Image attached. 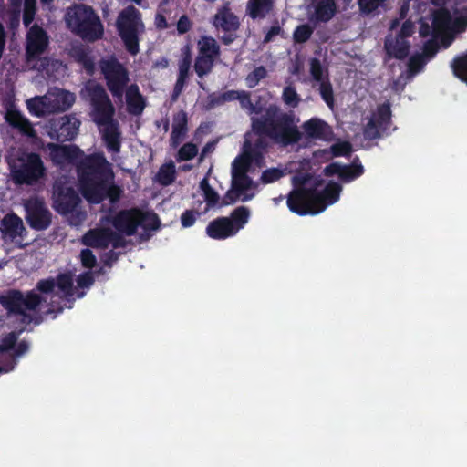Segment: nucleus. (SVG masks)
Segmentation results:
<instances>
[{
	"label": "nucleus",
	"instance_id": "nucleus-11",
	"mask_svg": "<svg viewBox=\"0 0 467 467\" xmlns=\"http://www.w3.org/2000/svg\"><path fill=\"white\" fill-rule=\"evenodd\" d=\"M12 172L18 183L31 184L44 176L45 167L39 155L23 153L12 164Z\"/></svg>",
	"mask_w": 467,
	"mask_h": 467
},
{
	"label": "nucleus",
	"instance_id": "nucleus-28",
	"mask_svg": "<svg viewBox=\"0 0 467 467\" xmlns=\"http://www.w3.org/2000/svg\"><path fill=\"white\" fill-rule=\"evenodd\" d=\"M187 133V115L181 110L174 114L172 119V131L171 134V144L176 148L185 138Z\"/></svg>",
	"mask_w": 467,
	"mask_h": 467
},
{
	"label": "nucleus",
	"instance_id": "nucleus-36",
	"mask_svg": "<svg viewBox=\"0 0 467 467\" xmlns=\"http://www.w3.org/2000/svg\"><path fill=\"white\" fill-rule=\"evenodd\" d=\"M200 189L203 192L207 207L205 211H208L211 207L215 206L220 199L219 194L210 186L207 178H203L200 182Z\"/></svg>",
	"mask_w": 467,
	"mask_h": 467
},
{
	"label": "nucleus",
	"instance_id": "nucleus-29",
	"mask_svg": "<svg viewBox=\"0 0 467 467\" xmlns=\"http://www.w3.org/2000/svg\"><path fill=\"white\" fill-rule=\"evenodd\" d=\"M306 136L309 139H325L329 134L328 125L322 119L313 118L302 125Z\"/></svg>",
	"mask_w": 467,
	"mask_h": 467
},
{
	"label": "nucleus",
	"instance_id": "nucleus-54",
	"mask_svg": "<svg viewBox=\"0 0 467 467\" xmlns=\"http://www.w3.org/2000/svg\"><path fill=\"white\" fill-rule=\"evenodd\" d=\"M80 260L83 266L92 268L96 264V257L89 249H83L80 253Z\"/></svg>",
	"mask_w": 467,
	"mask_h": 467
},
{
	"label": "nucleus",
	"instance_id": "nucleus-16",
	"mask_svg": "<svg viewBox=\"0 0 467 467\" xmlns=\"http://www.w3.org/2000/svg\"><path fill=\"white\" fill-rule=\"evenodd\" d=\"M79 126L80 120L75 115H65L50 121L47 134L55 140H72L78 135Z\"/></svg>",
	"mask_w": 467,
	"mask_h": 467
},
{
	"label": "nucleus",
	"instance_id": "nucleus-60",
	"mask_svg": "<svg viewBox=\"0 0 467 467\" xmlns=\"http://www.w3.org/2000/svg\"><path fill=\"white\" fill-rule=\"evenodd\" d=\"M241 91L238 90H229L224 93H223L219 99L222 102L225 101H232V100H238L240 98Z\"/></svg>",
	"mask_w": 467,
	"mask_h": 467
},
{
	"label": "nucleus",
	"instance_id": "nucleus-19",
	"mask_svg": "<svg viewBox=\"0 0 467 467\" xmlns=\"http://www.w3.org/2000/svg\"><path fill=\"white\" fill-rule=\"evenodd\" d=\"M47 148L52 161L59 166L73 163L78 166L80 157L83 156V151L76 145L48 143Z\"/></svg>",
	"mask_w": 467,
	"mask_h": 467
},
{
	"label": "nucleus",
	"instance_id": "nucleus-21",
	"mask_svg": "<svg viewBox=\"0 0 467 467\" xmlns=\"http://www.w3.org/2000/svg\"><path fill=\"white\" fill-rule=\"evenodd\" d=\"M391 112L389 104L379 106L365 127V137L369 140L378 138L380 130H384L387 128Z\"/></svg>",
	"mask_w": 467,
	"mask_h": 467
},
{
	"label": "nucleus",
	"instance_id": "nucleus-57",
	"mask_svg": "<svg viewBox=\"0 0 467 467\" xmlns=\"http://www.w3.org/2000/svg\"><path fill=\"white\" fill-rule=\"evenodd\" d=\"M331 150L335 156L347 155L351 151V145L348 142H338L331 146Z\"/></svg>",
	"mask_w": 467,
	"mask_h": 467
},
{
	"label": "nucleus",
	"instance_id": "nucleus-23",
	"mask_svg": "<svg viewBox=\"0 0 467 467\" xmlns=\"http://www.w3.org/2000/svg\"><path fill=\"white\" fill-rule=\"evenodd\" d=\"M1 231L5 241L19 243L18 238H22L26 233L22 220L16 214H7L4 217L1 223Z\"/></svg>",
	"mask_w": 467,
	"mask_h": 467
},
{
	"label": "nucleus",
	"instance_id": "nucleus-12",
	"mask_svg": "<svg viewBox=\"0 0 467 467\" xmlns=\"http://www.w3.org/2000/svg\"><path fill=\"white\" fill-rule=\"evenodd\" d=\"M114 227L121 234L132 235L137 227L155 230L159 227V220L155 214L143 213L138 210H128L119 213L113 220Z\"/></svg>",
	"mask_w": 467,
	"mask_h": 467
},
{
	"label": "nucleus",
	"instance_id": "nucleus-30",
	"mask_svg": "<svg viewBox=\"0 0 467 467\" xmlns=\"http://www.w3.org/2000/svg\"><path fill=\"white\" fill-rule=\"evenodd\" d=\"M191 64L192 57L189 50H186L179 62V75L173 88L172 100H176L179 95L182 93L189 75Z\"/></svg>",
	"mask_w": 467,
	"mask_h": 467
},
{
	"label": "nucleus",
	"instance_id": "nucleus-13",
	"mask_svg": "<svg viewBox=\"0 0 467 467\" xmlns=\"http://www.w3.org/2000/svg\"><path fill=\"white\" fill-rule=\"evenodd\" d=\"M81 199L74 190L73 182L66 176L55 181L53 185V207L60 213H67L78 206Z\"/></svg>",
	"mask_w": 467,
	"mask_h": 467
},
{
	"label": "nucleus",
	"instance_id": "nucleus-22",
	"mask_svg": "<svg viewBox=\"0 0 467 467\" xmlns=\"http://www.w3.org/2000/svg\"><path fill=\"white\" fill-rule=\"evenodd\" d=\"M48 45L47 33L37 25H34L26 35V55L34 58L41 55Z\"/></svg>",
	"mask_w": 467,
	"mask_h": 467
},
{
	"label": "nucleus",
	"instance_id": "nucleus-61",
	"mask_svg": "<svg viewBox=\"0 0 467 467\" xmlns=\"http://www.w3.org/2000/svg\"><path fill=\"white\" fill-rule=\"evenodd\" d=\"M282 32V28L279 26H273L266 33L264 41L268 43L273 40V38L278 36Z\"/></svg>",
	"mask_w": 467,
	"mask_h": 467
},
{
	"label": "nucleus",
	"instance_id": "nucleus-44",
	"mask_svg": "<svg viewBox=\"0 0 467 467\" xmlns=\"http://www.w3.org/2000/svg\"><path fill=\"white\" fill-rule=\"evenodd\" d=\"M451 67L456 77L467 82V55L454 59Z\"/></svg>",
	"mask_w": 467,
	"mask_h": 467
},
{
	"label": "nucleus",
	"instance_id": "nucleus-10",
	"mask_svg": "<svg viewBox=\"0 0 467 467\" xmlns=\"http://www.w3.org/2000/svg\"><path fill=\"white\" fill-rule=\"evenodd\" d=\"M117 27L129 52L132 55L137 54L139 52V35L144 31V25L139 10L134 6L123 9L118 16Z\"/></svg>",
	"mask_w": 467,
	"mask_h": 467
},
{
	"label": "nucleus",
	"instance_id": "nucleus-31",
	"mask_svg": "<svg viewBox=\"0 0 467 467\" xmlns=\"http://www.w3.org/2000/svg\"><path fill=\"white\" fill-rule=\"evenodd\" d=\"M312 19L320 22L330 20L337 12L336 0H319L316 3Z\"/></svg>",
	"mask_w": 467,
	"mask_h": 467
},
{
	"label": "nucleus",
	"instance_id": "nucleus-51",
	"mask_svg": "<svg viewBox=\"0 0 467 467\" xmlns=\"http://www.w3.org/2000/svg\"><path fill=\"white\" fill-rule=\"evenodd\" d=\"M310 74L313 78L319 83L321 81H326L323 78V68L321 63L317 58L310 59Z\"/></svg>",
	"mask_w": 467,
	"mask_h": 467
},
{
	"label": "nucleus",
	"instance_id": "nucleus-20",
	"mask_svg": "<svg viewBox=\"0 0 467 467\" xmlns=\"http://www.w3.org/2000/svg\"><path fill=\"white\" fill-rule=\"evenodd\" d=\"M87 246L95 248H107L110 244L114 247L120 245V239L117 234L108 228H95L89 230L82 238Z\"/></svg>",
	"mask_w": 467,
	"mask_h": 467
},
{
	"label": "nucleus",
	"instance_id": "nucleus-52",
	"mask_svg": "<svg viewBox=\"0 0 467 467\" xmlns=\"http://www.w3.org/2000/svg\"><path fill=\"white\" fill-rule=\"evenodd\" d=\"M36 0H25L24 24L28 26L35 16Z\"/></svg>",
	"mask_w": 467,
	"mask_h": 467
},
{
	"label": "nucleus",
	"instance_id": "nucleus-37",
	"mask_svg": "<svg viewBox=\"0 0 467 467\" xmlns=\"http://www.w3.org/2000/svg\"><path fill=\"white\" fill-rule=\"evenodd\" d=\"M249 216L250 211L245 206H239L234 210L230 219L233 222L234 228L236 229V233L248 222Z\"/></svg>",
	"mask_w": 467,
	"mask_h": 467
},
{
	"label": "nucleus",
	"instance_id": "nucleus-26",
	"mask_svg": "<svg viewBox=\"0 0 467 467\" xmlns=\"http://www.w3.org/2000/svg\"><path fill=\"white\" fill-rule=\"evenodd\" d=\"M325 172L327 175L337 174L342 181L350 182L363 173V167L360 164L348 166L333 163L325 168Z\"/></svg>",
	"mask_w": 467,
	"mask_h": 467
},
{
	"label": "nucleus",
	"instance_id": "nucleus-59",
	"mask_svg": "<svg viewBox=\"0 0 467 467\" xmlns=\"http://www.w3.org/2000/svg\"><path fill=\"white\" fill-rule=\"evenodd\" d=\"M192 23L185 15L182 16L177 23V30L180 34H184L190 30Z\"/></svg>",
	"mask_w": 467,
	"mask_h": 467
},
{
	"label": "nucleus",
	"instance_id": "nucleus-4",
	"mask_svg": "<svg viewBox=\"0 0 467 467\" xmlns=\"http://www.w3.org/2000/svg\"><path fill=\"white\" fill-rule=\"evenodd\" d=\"M44 301V297L35 290L26 294L19 290H10L0 295V304L7 310L9 322L19 332L24 331L31 323L39 324L41 322L39 308Z\"/></svg>",
	"mask_w": 467,
	"mask_h": 467
},
{
	"label": "nucleus",
	"instance_id": "nucleus-27",
	"mask_svg": "<svg viewBox=\"0 0 467 467\" xmlns=\"http://www.w3.org/2000/svg\"><path fill=\"white\" fill-rule=\"evenodd\" d=\"M5 120L12 127L20 130L21 133L28 137H36V131L31 122L26 119L19 111L8 109L5 114Z\"/></svg>",
	"mask_w": 467,
	"mask_h": 467
},
{
	"label": "nucleus",
	"instance_id": "nucleus-62",
	"mask_svg": "<svg viewBox=\"0 0 467 467\" xmlns=\"http://www.w3.org/2000/svg\"><path fill=\"white\" fill-rule=\"evenodd\" d=\"M214 148H215V142L207 143L202 150V153L200 156V161H202L207 154L213 152Z\"/></svg>",
	"mask_w": 467,
	"mask_h": 467
},
{
	"label": "nucleus",
	"instance_id": "nucleus-8",
	"mask_svg": "<svg viewBox=\"0 0 467 467\" xmlns=\"http://www.w3.org/2000/svg\"><path fill=\"white\" fill-rule=\"evenodd\" d=\"M80 97L89 104V116L97 126L115 119V107L102 85L93 80L86 82Z\"/></svg>",
	"mask_w": 467,
	"mask_h": 467
},
{
	"label": "nucleus",
	"instance_id": "nucleus-9",
	"mask_svg": "<svg viewBox=\"0 0 467 467\" xmlns=\"http://www.w3.org/2000/svg\"><path fill=\"white\" fill-rule=\"evenodd\" d=\"M76 97L73 93L54 88L41 97H35L26 101L28 110L41 117L68 109L75 102Z\"/></svg>",
	"mask_w": 467,
	"mask_h": 467
},
{
	"label": "nucleus",
	"instance_id": "nucleus-35",
	"mask_svg": "<svg viewBox=\"0 0 467 467\" xmlns=\"http://www.w3.org/2000/svg\"><path fill=\"white\" fill-rule=\"evenodd\" d=\"M22 0H9V7L5 11L4 7L0 9L2 18H7L13 26L19 21Z\"/></svg>",
	"mask_w": 467,
	"mask_h": 467
},
{
	"label": "nucleus",
	"instance_id": "nucleus-7",
	"mask_svg": "<svg viewBox=\"0 0 467 467\" xmlns=\"http://www.w3.org/2000/svg\"><path fill=\"white\" fill-rule=\"evenodd\" d=\"M65 20L71 31L85 40L95 41L103 35L100 19L90 6L75 5L68 7Z\"/></svg>",
	"mask_w": 467,
	"mask_h": 467
},
{
	"label": "nucleus",
	"instance_id": "nucleus-43",
	"mask_svg": "<svg viewBox=\"0 0 467 467\" xmlns=\"http://www.w3.org/2000/svg\"><path fill=\"white\" fill-rule=\"evenodd\" d=\"M319 94L326 104L332 109L335 105L334 91L331 83L328 80L319 83Z\"/></svg>",
	"mask_w": 467,
	"mask_h": 467
},
{
	"label": "nucleus",
	"instance_id": "nucleus-64",
	"mask_svg": "<svg viewBox=\"0 0 467 467\" xmlns=\"http://www.w3.org/2000/svg\"><path fill=\"white\" fill-rule=\"evenodd\" d=\"M28 349V346L26 343L25 342H21L17 345L16 348V356H21L23 355L25 352H26Z\"/></svg>",
	"mask_w": 467,
	"mask_h": 467
},
{
	"label": "nucleus",
	"instance_id": "nucleus-6",
	"mask_svg": "<svg viewBox=\"0 0 467 467\" xmlns=\"http://www.w3.org/2000/svg\"><path fill=\"white\" fill-rule=\"evenodd\" d=\"M259 119L255 121L254 127L265 128V134L283 147L296 144L302 138L294 115L283 111L276 105L267 107Z\"/></svg>",
	"mask_w": 467,
	"mask_h": 467
},
{
	"label": "nucleus",
	"instance_id": "nucleus-40",
	"mask_svg": "<svg viewBox=\"0 0 467 467\" xmlns=\"http://www.w3.org/2000/svg\"><path fill=\"white\" fill-rule=\"evenodd\" d=\"M55 282L65 296L69 297L73 296V276L71 274H61L57 275Z\"/></svg>",
	"mask_w": 467,
	"mask_h": 467
},
{
	"label": "nucleus",
	"instance_id": "nucleus-50",
	"mask_svg": "<svg viewBox=\"0 0 467 467\" xmlns=\"http://www.w3.org/2000/svg\"><path fill=\"white\" fill-rule=\"evenodd\" d=\"M77 206L71 212L64 213L71 225L78 226L86 220V213L79 210Z\"/></svg>",
	"mask_w": 467,
	"mask_h": 467
},
{
	"label": "nucleus",
	"instance_id": "nucleus-45",
	"mask_svg": "<svg viewBox=\"0 0 467 467\" xmlns=\"http://www.w3.org/2000/svg\"><path fill=\"white\" fill-rule=\"evenodd\" d=\"M282 99L285 104L291 108L297 107L301 101L299 95L292 86H287L284 88Z\"/></svg>",
	"mask_w": 467,
	"mask_h": 467
},
{
	"label": "nucleus",
	"instance_id": "nucleus-15",
	"mask_svg": "<svg viewBox=\"0 0 467 467\" xmlns=\"http://www.w3.org/2000/svg\"><path fill=\"white\" fill-rule=\"evenodd\" d=\"M99 67L113 97L121 99L124 88L129 81L127 70L115 58L101 60L99 62Z\"/></svg>",
	"mask_w": 467,
	"mask_h": 467
},
{
	"label": "nucleus",
	"instance_id": "nucleus-32",
	"mask_svg": "<svg viewBox=\"0 0 467 467\" xmlns=\"http://www.w3.org/2000/svg\"><path fill=\"white\" fill-rule=\"evenodd\" d=\"M271 0H249L246 5V13L253 18H265L272 10Z\"/></svg>",
	"mask_w": 467,
	"mask_h": 467
},
{
	"label": "nucleus",
	"instance_id": "nucleus-53",
	"mask_svg": "<svg viewBox=\"0 0 467 467\" xmlns=\"http://www.w3.org/2000/svg\"><path fill=\"white\" fill-rule=\"evenodd\" d=\"M17 340L16 332L9 333L0 343V353L12 349Z\"/></svg>",
	"mask_w": 467,
	"mask_h": 467
},
{
	"label": "nucleus",
	"instance_id": "nucleus-34",
	"mask_svg": "<svg viewBox=\"0 0 467 467\" xmlns=\"http://www.w3.org/2000/svg\"><path fill=\"white\" fill-rule=\"evenodd\" d=\"M199 55L215 59L220 54V47L212 36H202L198 41Z\"/></svg>",
	"mask_w": 467,
	"mask_h": 467
},
{
	"label": "nucleus",
	"instance_id": "nucleus-63",
	"mask_svg": "<svg viewBox=\"0 0 467 467\" xmlns=\"http://www.w3.org/2000/svg\"><path fill=\"white\" fill-rule=\"evenodd\" d=\"M156 25L159 28H167L169 26L164 16L161 14L156 16Z\"/></svg>",
	"mask_w": 467,
	"mask_h": 467
},
{
	"label": "nucleus",
	"instance_id": "nucleus-14",
	"mask_svg": "<svg viewBox=\"0 0 467 467\" xmlns=\"http://www.w3.org/2000/svg\"><path fill=\"white\" fill-rule=\"evenodd\" d=\"M399 26V21L393 20L389 29L391 33L386 37L385 49L389 56L396 58H403L409 53V44L406 40L414 32V26L410 21L403 23L401 28L394 35L393 31Z\"/></svg>",
	"mask_w": 467,
	"mask_h": 467
},
{
	"label": "nucleus",
	"instance_id": "nucleus-2",
	"mask_svg": "<svg viewBox=\"0 0 467 467\" xmlns=\"http://www.w3.org/2000/svg\"><path fill=\"white\" fill-rule=\"evenodd\" d=\"M252 130L244 136V142L242 152L232 162L231 167V188L223 198L222 204L229 205L238 200L248 202L255 196L257 184L247 175L252 162L262 166L264 153L268 148L267 136L265 134V128H255L254 123L260 120L253 117Z\"/></svg>",
	"mask_w": 467,
	"mask_h": 467
},
{
	"label": "nucleus",
	"instance_id": "nucleus-5",
	"mask_svg": "<svg viewBox=\"0 0 467 467\" xmlns=\"http://www.w3.org/2000/svg\"><path fill=\"white\" fill-rule=\"evenodd\" d=\"M341 191V185L334 182H330L322 189L299 187L288 195L287 206L292 212L300 215L317 214L337 202Z\"/></svg>",
	"mask_w": 467,
	"mask_h": 467
},
{
	"label": "nucleus",
	"instance_id": "nucleus-17",
	"mask_svg": "<svg viewBox=\"0 0 467 467\" xmlns=\"http://www.w3.org/2000/svg\"><path fill=\"white\" fill-rule=\"evenodd\" d=\"M26 212V219L31 227L36 230H44L51 223V213L44 201L37 197L30 198L25 202Z\"/></svg>",
	"mask_w": 467,
	"mask_h": 467
},
{
	"label": "nucleus",
	"instance_id": "nucleus-55",
	"mask_svg": "<svg viewBox=\"0 0 467 467\" xmlns=\"http://www.w3.org/2000/svg\"><path fill=\"white\" fill-rule=\"evenodd\" d=\"M199 213L193 210H187L181 216V223L183 227H190L193 225Z\"/></svg>",
	"mask_w": 467,
	"mask_h": 467
},
{
	"label": "nucleus",
	"instance_id": "nucleus-1",
	"mask_svg": "<svg viewBox=\"0 0 467 467\" xmlns=\"http://www.w3.org/2000/svg\"><path fill=\"white\" fill-rule=\"evenodd\" d=\"M437 5H445L431 11L430 17L422 19L420 27V35L421 36H431L425 45L422 54H417L410 58L408 65V73L400 75L394 81L392 88L396 91L403 89L407 80L419 73L426 64L427 59L431 58L439 49V39L443 46L447 47L454 38L456 33L462 32L467 27V9L462 8V11L455 9L451 15L449 6V1L431 0Z\"/></svg>",
	"mask_w": 467,
	"mask_h": 467
},
{
	"label": "nucleus",
	"instance_id": "nucleus-58",
	"mask_svg": "<svg viewBox=\"0 0 467 467\" xmlns=\"http://www.w3.org/2000/svg\"><path fill=\"white\" fill-rule=\"evenodd\" d=\"M78 285L82 288H88L93 284V276L90 272L78 275L77 279Z\"/></svg>",
	"mask_w": 467,
	"mask_h": 467
},
{
	"label": "nucleus",
	"instance_id": "nucleus-42",
	"mask_svg": "<svg viewBox=\"0 0 467 467\" xmlns=\"http://www.w3.org/2000/svg\"><path fill=\"white\" fill-rule=\"evenodd\" d=\"M267 77V70L265 67L259 66L250 72L245 78V84L248 88L256 87L259 82Z\"/></svg>",
	"mask_w": 467,
	"mask_h": 467
},
{
	"label": "nucleus",
	"instance_id": "nucleus-18",
	"mask_svg": "<svg viewBox=\"0 0 467 467\" xmlns=\"http://www.w3.org/2000/svg\"><path fill=\"white\" fill-rule=\"evenodd\" d=\"M101 139L112 161L118 160L122 143V132L117 119L98 126Z\"/></svg>",
	"mask_w": 467,
	"mask_h": 467
},
{
	"label": "nucleus",
	"instance_id": "nucleus-25",
	"mask_svg": "<svg viewBox=\"0 0 467 467\" xmlns=\"http://www.w3.org/2000/svg\"><path fill=\"white\" fill-rule=\"evenodd\" d=\"M207 234L213 239H225L236 234L229 217H220L211 222L206 228Z\"/></svg>",
	"mask_w": 467,
	"mask_h": 467
},
{
	"label": "nucleus",
	"instance_id": "nucleus-41",
	"mask_svg": "<svg viewBox=\"0 0 467 467\" xmlns=\"http://www.w3.org/2000/svg\"><path fill=\"white\" fill-rule=\"evenodd\" d=\"M287 169L285 168H270L262 172L260 181L264 184L273 183L286 174Z\"/></svg>",
	"mask_w": 467,
	"mask_h": 467
},
{
	"label": "nucleus",
	"instance_id": "nucleus-47",
	"mask_svg": "<svg viewBox=\"0 0 467 467\" xmlns=\"http://www.w3.org/2000/svg\"><path fill=\"white\" fill-rule=\"evenodd\" d=\"M198 152L197 146L192 143L184 144L178 152V161H189L193 159Z\"/></svg>",
	"mask_w": 467,
	"mask_h": 467
},
{
	"label": "nucleus",
	"instance_id": "nucleus-24",
	"mask_svg": "<svg viewBox=\"0 0 467 467\" xmlns=\"http://www.w3.org/2000/svg\"><path fill=\"white\" fill-rule=\"evenodd\" d=\"M213 26L225 32L234 33L240 26L238 17L231 11L229 5L226 4L218 9L213 16Z\"/></svg>",
	"mask_w": 467,
	"mask_h": 467
},
{
	"label": "nucleus",
	"instance_id": "nucleus-3",
	"mask_svg": "<svg viewBox=\"0 0 467 467\" xmlns=\"http://www.w3.org/2000/svg\"><path fill=\"white\" fill-rule=\"evenodd\" d=\"M77 169L80 190L88 202L99 203L108 197L115 202L119 199L123 191L113 183L112 166L103 153L83 154Z\"/></svg>",
	"mask_w": 467,
	"mask_h": 467
},
{
	"label": "nucleus",
	"instance_id": "nucleus-38",
	"mask_svg": "<svg viewBox=\"0 0 467 467\" xmlns=\"http://www.w3.org/2000/svg\"><path fill=\"white\" fill-rule=\"evenodd\" d=\"M175 179V165L170 162L162 165L157 174L158 182L164 186L170 185Z\"/></svg>",
	"mask_w": 467,
	"mask_h": 467
},
{
	"label": "nucleus",
	"instance_id": "nucleus-33",
	"mask_svg": "<svg viewBox=\"0 0 467 467\" xmlns=\"http://www.w3.org/2000/svg\"><path fill=\"white\" fill-rule=\"evenodd\" d=\"M126 100L129 111L131 114L138 115L143 111L145 104L136 85H131L128 88L126 91Z\"/></svg>",
	"mask_w": 467,
	"mask_h": 467
},
{
	"label": "nucleus",
	"instance_id": "nucleus-49",
	"mask_svg": "<svg viewBox=\"0 0 467 467\" xmlns=\"http://www.w3.org/2000/svg\"><path fill=\"white\" fill-rule=\"evenodd\" d=\"M238 100L242 109H245L249 115L258 114L260 112L251 101L250 94L248 92L242 90Z\"/></svg>",
	"mask_w": 467,
	"mask_h": 467
},
{
	"label": "nucleus",
	"instance_id": "nucleus-56",
	"mask_svg": "<svg viewBox=\"0 0 467 467\" xmlns=\"http://www.w3.org/2000/svg\"><path fill=\"white\" fill-rule=\"evenodd\" d=\"M56 282L53 278L42 279L36 284V290L44 294H48L53 291Z\"/></svg>",
	"mask_w": 467,
	"mask_h": 467
},
{
	"label": "nucleus",
	"instance_id": "nucleus-46",
	"mask_svg": "<svg viewBox=\"0 0 467 467\" xmlns=\"http://www.w3.org/2000/svg\"><path fill=\"white\" fill-rule=\"evenodd\" d=\"M313 33V28L309 25H301L297 26L294 32L293 37L296 43H305Z\"/></svg>",
	"mask_w": 467,
	"mask_h": 467
},
{
	"label": "nucleus",
	"instance_id": "nucleus-39",
	"mask_svg": "<svg viewBox=\"0 0 467 467\" xmlns=\"http://www.w3.org/2000/svg\"><path fill=\"white\" fill-rule=\"evenodd\" d=\"M214 60L215 59L212 57H204L198 54L194 64V69L197 75L200 78H202L203 76L209 74L213 69Z\"/></svg>",
	"mask_w": 467,
	"mask_h": 467
},
{
	"label": "nucleus",
	"instance_id": "nucleus-48",
	"mask_svg": "<svg viewBox=\"0 0 467 467\" xmlns=\"http://www.w3.org/2000/svg\"><path fill=\"white\" fill-rule=\"evenodd\" d=\"M387 0H358L360 11L369 14L384 5Z\"/></svg>",
	"mask_w": 467,
	"mask_h": 467
}]
</instances>
